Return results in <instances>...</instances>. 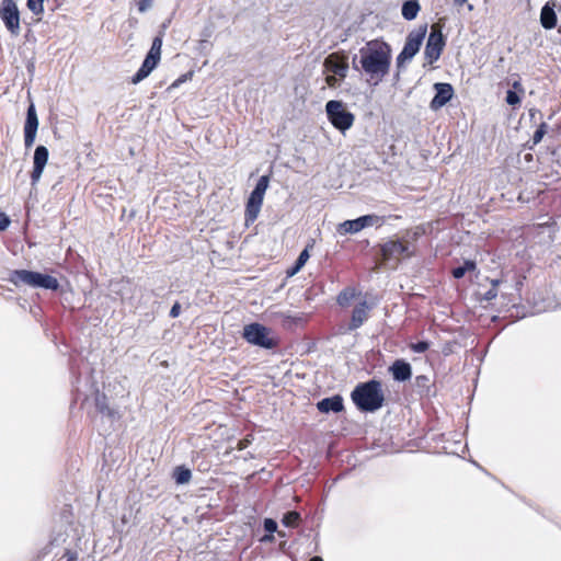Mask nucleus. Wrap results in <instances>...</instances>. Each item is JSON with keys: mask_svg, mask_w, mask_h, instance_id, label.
<instances>
[{"mask_svg": "<svg viewBox=\"0 0 561 561\" xmlns=\"http://www.w3.org/2000/svg\"><path fill=\"white\" fill-rule=\"evenodd\" d=\"M391 53V46L381 38L371 39L359 49L360 69L371 84H379L389 75Z\"/></svg>", "mask_w": 561, "mask_h": 561, "instance_id": "f257e3e1", "label": "nucleus"}, {"mask_svg": "<svg viewBox=\"0 0 561 561\" xmlns=\"http://www.w3.org/2000/svg\"><path fill=\"white\" fill-rule=\"evenodd\" d=\"M352 399L363 411L378 410L383 402L380 382L373 380L357 386L352 392Z\"/></svg>", "mask_w": 561, "mask_h": 561, "instance_id": "f03ea898", "label": "nucleus"}, {"mask_svg": "<svg viewBox=\"0 0 561 561\" xmlns=\"http://www.w3.org/2000/svg\"><path fill=\"white\" fill-rule=\"evenodd\" d=\"M415 254V247L405 239H390L380 245L381 261L399 263L401 260L410 259Z\"/></svg>", "mask_w": 561, "mask_h": 561, "instance_id": "7ed1b4c3", "label": "nucleus"}, {"mask_svg": "<svg viewBox=\"0 0 561 561\" xmlns=\"http://www.w3.org/2000/svg\"><path fill=\"white\" fill-rule=\"evenodd\" d=\"M270 183V176L268 175H262L254 190L251 192L248 202L245 204V210H244V220L245 226L249 227L251 224H253L261 211V207L263 204L265 192L268 187Z\"/></svg>", "mask_w": 561, "mask_h": 561, "instance_id": "20e7f679", "label": "nucleus"}, {"mask_svg": "<svg viewBox=\"0 0 561 561\" xmlns=\"http://www.w3.org/2000/svg\"><path fill=\"white\" fill-rule=\"evenodd\" d=\"M243 337L249 343L263 348H274L277 346V339L274 332L257 322L247 324L243 328Z\"/></svg>", "mask_w": 561, "mask_h": 561, "instance_id": "39448f33", "label": "nucleus"}, {"mask_svg": "<svg viewBox=\"0 0 561 561\" xmlns=\"http://www.w3.org/2000/svg\"><path fill=\"white\" fill-rule=\"evenodd\" d=\"M328 119L339 130L345 131L354 124V115L348 112L342 101L331 100L325 105Z\"/></svg>", "mask_w": 561, "mask_h": 561, "instance_id": "423d86ee", "label": "nucleus"}, {"mask_svg": "<svg viewBox=\"0 0 561 561\" xmlns=\"http://www.w3.org/2000/svg\"><path fill=\"white\" fill-rule=\"evenodd\" d=\"M445 37L438 24H433L427 38L424 55L430 65L439 59L445 47Z\"/></svg>", "mask_w": 561, "mask_h": 561, "instance_id": "0eeeda50", "label": "nucleus"}, {"mask_svg": "<svg viewBox=\"0 0 561 561\" xmlns=\"http://www.w3.org/2000/svg\"><path fill=\"white\" fill-rule=\"evenodd\" d=\"M0 18L11 35L18 36L20 34V11L14 0H2Z\"/></svg>", "mask_w": 561, "mask_h": 561, "instance_id": "6e6552de", "label": "nucleus"}, {"mask_svg": "<svg viewBox=\"0 0 561 561\" xmlns=\"http://www.w3.org/2000/svg\"><path fill=\"white\" fill-rule=\"evenodd\" d=\"M324 68L327 71L334 73L341 80L346 78L348 70L347 56L344 51H335L324 59Z\"/></svg>", "mask_w": 561, "mask_h": 561, "instance_id": "1a4fd4ad", "label": "nucleus"}, {"mask_svg": "<svg viewBox=\"0 0 561 561\" xmlns=\"http://www.w3.org/2000/svg\"><path fill=\"white\" fill-rule=\"evenodd\" d=\"M37 129H38V117H37L34 104L31 103V105L27 108L26 119L24 123L25 148H31L34 145Z\"/></svg>", "mask_w": 561, "mask_h": 561, "instance_id": "9d476101", "label": "nucleus"}, {"mask_svg": "<svg viewBox=\"0 0 561 561\" xmlns=\"http://www.w3.org/2000/svg\"><path fill=\"white\" fill-rule=\"evenodd\" d=\"M373 308L374 304H369L366 299L357 302L352 310L348 329L356 330L360 328L368 320Z\"/></svg>", "mask_w": 561, "mask_h": 561, "instance_id": "9b49d317", "label": "nucleus"}, {"mask_svg": "<svg viewBox=\"0 0 561 561\" xmlns=\"http://www.w3.org/2000/svg\"><path fill=\"white\" fill-rule=\"evenodd\" d=\"M48 157L49 152L45 146L36 147L33 158V170L31 172V181L33 185L39 181L45 165L47 164Z\"/></svg>", "mask_w": 561, "mask_h": 561, "instance_id": "f8f14e48", "label": "nucleus"}, {"mask_svg": "<svg viewBox=\"0 0 561 561\" xmlns=\"http://www.w3.org/2000/svg\"><path fill=\"white\" fill-rule=\"evenodd\" d=\"M434 88L436 90V94L432 99L430 107L433 111H437L451 100L454 95V89L450 83H435Z\"/></svg>", "mask_w": 561, "mask_h": 561, "instance_id": "ddd939ff", "label": "nucleus"}, {"mask_svg": "<svg viewBox=\"0 0 561 561\" xmlns=\"http://www.w3.org/2000/svg\"><path fill=\"white\" fill-rule=\"evenodd\" d=\"M426 34V26H421L417 31L411 32L405 41V44L403 46V55H409L411 58H413L416 53L420 50V47L422 45V42Z\"/></svg>", "mask_w": 561, "mask_h": 561, "instance_id": "4468645a", "label": "nucleus"}, {"mask_svg": "<svg viewBox=\"0 0 561 561\" xmlns=\"http://www.w3.org/2000/svg\"><path fill=\"white\" fill-rule=\"evenodd\" d=\"M158 60L147 55L138 71L131 77L130 82L133 84H137L144 79H146L151 73V71L158 66Z\"/></svg>", "mask_w": 561, "mask_h": 561, "instance_id": "2eb2a0df", "label": "nucleus"}, {"mask_svg": "<svg viewBox=\"0 0 561 561\" xmlns=\"http://www.w3.org/2000/svg\"><path fill=\"white\" fill-rule=\"evenodd\" d=\"M553 8L554 3L548 1L541 9L540 23L546 30H552L557 25V14Z\"/></svg>", "mask_w": 561, "mask_h": 561, "instance_id": "dca6fc26", "label": "nucleus"}, {"mask_svg": "<svg viewBox=\"0 0 561 561\" xmlns=\"http://www.w3.org/2000/svg\"><path fill=\"white\" fill-rule=\"evenodd\" d=\"M32 287L57 290L59 288V283H58V279L54 276L44 275L38 272H34Z\"/></svg>", "mask_w": 561, "mask_h": 561, "instance_id": "f3484780", "label": "nucleus"}, {"mask_svg": "<svg viewBox=\"0 0 561 561\" xmlns=\"http://www.w3.org/2000/svg\"><path fill=\"white\" fill-rule=\"evenodd\" d=\"M33 271L27 270H14L10 273L8 280L15 286L20 285H28L32 287L33 285Z\"/></svg>", "mask_w": 561, "mask_h": 561, "instance_id": "a211bd4d", "label": "nucleus"}, {"mask_svg": "<svg viewBox=\"0 0 561 561\" xmlns=\"http://www.w3.org/2000/svg\"><path fill=\"white\" fill-rule=\"evenodd\" d=\"M319 411L323 413L328 412H340L343 409V400L340 396H334L332 398H327L318 402L317 404Z\"/></svg>", "mask_w": 561, "mask_h": 561, "instance_id": "6ab92c4d", "label": "nucleus"}, {"mask_svg": "<svg viewBox=\"0 0 561 561\" xmlns=\"http://www.w3.org/2000/svg\"><path fill=\"white\" fill-rule=\"evenodd\" d=\"M313 244H314V241L311 240L307 247L300 252L298 259L296 260L295 264L293 267H290L288 271H287V274L289 276H293L295 275L296 273H298L302 267L304 265L307 263V261L309 260L310 257V253H309V250L313 248Z\"/></svg>", "mask_w": 561, "mask_h": 561, "instance_id": "aec40b11", "label": "nucleus"}, {"mask_svg": "<svg viewBox=\"0 0 561 561\" xmlns=\"http://www.w3.org/2000/svg\"><path fill=\"white\" fill-rule=\"evenodd\" d=\"M362 295L355 287L344 288L336 297V301L341 307L350 306L353 299H356Z\"/></svg>", "mask_w": 561, "mask_h": 561, "instance_id": "412c9836", "label": "nucleus"}, {"mask_svg": "<svg viewBox=\"0 0 561 561\" xmlns=\"http://www.w3.org/2000/svg\"><path fill=\"white\" fill-rule=\"evenodd\" d=\"M394 379L397 380H407L411 376L410 365L403 362H396L391 367Z\"/></svg>", "mask_w": 561, "mask_h": 561, "instance_id": "4be33fe9", "label": "nucleus"}, {"mask_svg": "<svg viewBox=\"0 0 561 561\" xmlns=\"http://www.w3.org/2000/svg\"><path fill=\"white\" fill-rule=\"evenodd\" d=\"M421 7L417 0H408L403 3L401 13L402 16L408 20H414L420 11Z\"/></svg>", "mask_w": 561, "mask_h": 561, "instance_id": "5701e85b", "label": "nucleus"}, {"mask_svg": "<svg viewBox=\"0 0 561 561\" xmlns=\"http://www.w3.org/2000/svg\"><path fill=\"white\" fill-rule=\"evenodd\" d=\"M477 268V264L474 261L466 260L462 266H458L451 270V275L460 279L465 276L467 272H473Z\"/></svg>", "mask_w": 561, "mask_h": 561, "instance_id": "b1692460", "label": "nucleus"}, {"mask_svg": "<svg viewBox=\"0 0 561 561\" xmlns=\"http://www.w3.org/2000/svg\"><path fill=\"white\" fill-rule=\"evenodd\" d=\"M359 231L360 228L357 218L354 220H345L337 226V232L340 234L356 233Z\"/></svg>", "mask_w": 561, "mask_h": 561, "instance_id": "393cba45", "label": "nucleus"}, {"mask_svg": "<svg viewBox=\"0 0 561 561\" xmlns=\"http://www.w3.org/2000/svg\"><path fill=\"white\" fill-rule=\"evenodd\" d=\"M357 220H358L360 230H363L366 227L381 226L383 224V220L379 216L374 215V214L358 217Z\"/></svg>", "mask_w": 561, "mask_h": 561, "instance_id": "a878e982", "label": "nucleus"}, {"mask_svg": "<svg viewBox=\"0 0 561 561\" xmlns=\"http://www.w3.org/2000/svg\"><path fill=\"white\" fill-rule=\"evenodd\" d=\"M161 49H162V35H158L153 38L151 47L147 55L150 57H153L156 60H158L160 62Z\"/></svg>", "mask_w": 561, "mask_h": 561, "instance_id": "bb28decb", "label": "nucleus"}, {"mask_svg": "<svg viewBox=\"0 0 561 561\" xmlns=\"http://www.w3.org/2000/svg\"><path fill=\"white\" fill-rule=\"evenodd\" d=\"M173 477L178 484L188 483L192 477L191 470L184 467H178L174 470Z\"/></svg>", "mask_w": 561, "mask_h": 561, "instance_id": "cd10ccee", "label": "nucleus"}, {"mask_svg": "<svg viewBox=\"0 0 561 561\" xmlns=\"http://www.w3.org/2000/svg\"><path fill=\"white\" fill-rule=\"evenodd\" d=\"M26 5L35 15H41L44 12V0H27Z\"/></svg>", "mask_w": 561, "mask_h": 561, "instance_id": "c85d7f7f", "label": "nucleus"}, {"mask_svg": "<svg viewBox=\"0 0 561 561\" xmlns=\"http://www.w3.org/2000/svg\"><path fill=\"white\" fill-rule=\"evenodd\" d=\"M300 516L297 512H288L283 518V524L287 527H295L298 525Z\"/></svg>", "mask_w": 561, "mask_h": 561, "instance_id": "c756f323", "label": "nucleus"}, {"mask_svg": "<svg viewBox=\"0 0 561 561\" xmlns=\"http://www.w3.org/2000/svg\"><path fill=\"white\" fill-rule=\"evenodd\" d=\"M547 128H548V126H547L546 123H541L538 126V128L536 129V131L533 135V144L534 145H537V144H539L542 140L543 136L547 133Z\"/></svg>", "mask_w": 561, "mask_h": 561, "instance_id": "7c9ffc66", "label": "nucleus"}, {"mask_svg": "<svg viewBox=\"0 0 561 561\" xmlns=\"http://www.w3.org/2000/svg\"><path fill=\"white\" fill-rule=\"evenodd\" d=\"M104 390H105V393H104V398L102 400L100 399H96V405L98 408L100 409V411L104 412V411H108L110 412V408H108V404L105 402L106 400V397L110 396L111 398L114 397V394L112 393V391L110 389H107L106 387H104Z\"/></svg>", "mask_w": 561, "mask_h": 561, "instance_id": "2f4dec72", "label": "nucleus"}, {"mask_svg": "<svg viewBox=\"0 0 561 561\" xmlns=\"http://www.w3.org/2000/svg\"><path fill=\"white\" fill-rule=\"evenodd\" d=\"M193 75L194 72L193 71H188L182 76H180L175 81H173V83L170 85V89H174V88H178L180 87V84H182L183 82L187 81V80H191L193 78Z\"/></svg>", "mask_w": 561, "mask_h": 561, "instance_id": "473e14b6", "label": "nucleus"}, {"mask_svg": "<svg viewBox=\"0 0 561 561\" xmlns=\"http://www.w3.org/2000/svg\"><path fill=\"white\" fill-rule=\"evenodd\" d=\"M506 103L510 104V105H517L520 103V98L518 96V94L512 90H508L507 93H506Z\"/></svg>", "mask_w": 561, "mask_h": 561, "instance_id": "72a5a7b5", "label": "nucleus"}, {"mask_svg": "<svg viewBox=\"0 0 561 561\" xmlns=\"http://www.w3.org/2000/svg\"><path fill=\"white\" fill-rule=\"evenodd\" d=\"M264 528L266 531L272 534L277 530V523L274 519L266 518L264 520Z\"/></svg>", "mask_w": 561, "mask_h": 561, "instance_id": "f704fd0d", "label": "nucleus"}, {"mask_svg": "<svg viewBox=\"0 0 561 561\" xmlns=\"http://www.w3.org/2000/svg\"><path fill=\"white\" fill-rule=\"evenodd\" d=\"M10 222V218L3 211H0V231H4Z\"/></svg>", "mask_w": 561, "mask_h": 561, "instance_id": "c9c22d12", "label": "nucleus"}, {"mask_svg": "<svg viewBox=\"0 0 561 561\" xmlns=\"http://www.w3.org/2000/svg\"><path fill=\"white\" fill-rule=\"evenodd\" d=\"M152 4V0H139L137 2V8H138V11L139 12H145L147 11Z\"/></svg>", "mask_w": 561, "mask_h": 561, "instance_id": "e433bc0d", "label": "nucleus"}, {"mask_svg": "<svg viewBox=\"0 0 561 561\" xmlns=\"http://www.w3.org/2000/svg\"><path fill=\"white\" fill-rule=\"evenodd\" d=\"M325 82L330 88H335L339 83L337 76H335L334 73L327 76Z\"/></svg>", "mask_w": 561, "mask_h": 561, "instance_id": "4c0bfd02", "label": "nucleus"}, {"mask_svg": "<svg viewBox=\"0 0 561 561\" xmlns=\"http://www.w3.org/2000/svg\"><path fill=\"white\" fill-rule=\"evenodd\" d=\"M412 59L409 55H403V50L397 57V67L401 68L407 60Z\"/></svg>", "mask_w": 561, "mask_h": 561, "instance_id": "58836bf2", "label": "nucleus"}, {"mask_svg": "<svg viewBox=\"0 0 561 561\" xmlns=\"http://www.w3.org/2000/svg\"><path fill=\"white\" fill-rule=\"evenodd\" d=\"M180 313H181V305H180V302H179V301H176V302L172 306V308H171V310H170V317H171V318H178V317L180 316Z\"/></svg>", "mask_w": 561, "mask_h": 561, "instance_id": "ea45409f", "label": "nucleus"}, {"mask_svg": "<svg viewBox=\"0 0 561 561\" xmlns=\"http://www.w3.org/2000/svg\"><path fill=\"white\" fill-rule=\"evenodd\" d=\"M413 351H426L428 345L426 342H419L417 344L411 345Z\"/></svg>", "mask_w": 561, "mask_h": 561, "instance_id": "a19ab883", "label": "nucleus"}, {"mask_svg": "<svg viewBox=\"0 0 561 561\" xmlns=\"http://www.w3.org/2000/svg\"><path fill=\"white\" fill-rule=\"evenodd\" d=\"M248 445H249V440L248 439L241 440L239 443V449H244V448L248 447Z\"/></svg>", "mask_w": 561, "mask_h": 561, "instance_id": "79ce46f5", "label": "nucleus"}, {"mask_svg": "<svg viewBox=\"0 0 561 561\" xmlns=\"http://www.w3.org/2000/svg\"><path fill=\"white\" fill-rule=\"evenodd\" d=\"M118 387H119V391H117V392L115 393V396H116V397H117V396H119V394H123V392H124V388H123V386L118 385Z\"/></svg>", "mask_w": 561, "mask_h": 561, "instance_id": "37998d69", "label": "nucleus"}, {"mask_svg": "<svg viewBox=\"0 0 561 561\" xmlns=\"http://www.w3.org/2000/svg\"><path fill=\"white\" fill-rule=\"evenodd\" d=\"M456 4L462 5L467 0H454Z\"/></svg>", "mask_w": 561, "mask_h": 561, "instance_id": "c03bdc74", "label": "nucleus"}, {"mask_svg": "<svg viewBox=\"0 0 561 561\" xmlns=\"http://www.w3.org/2000/svg\"><path fill=\"white\" fill-rule=\"evenodd\" d=\"M419 236H420V234H419V232H416V231H415V232H413L412 240H413V241H416V240H417V238H419Z\"/></svg>", "mask_w": 561, "mask_h": 561, "instance_id": "a18cd8bd", "label": "nucleus"}, {"mask_svg": "<svg viewBox=\"0 0 561 561\" xmlns=\"http://www.w3.org/2000/svg\"><path fill=\"white\" fill-rule=\"evenodd\" d=\"M310 561H323L320 557H313L310 559Z\"/></svg>", "mask_w": 561, "mask_h": 561, "instance_id": "49530a36", "label": "nucleus"}, {"mask_svg": "<svg viewBox=\"0 0 561 561\" xmlns=\"http://www.w3.org/2000/svg\"><path fill=\"white\" fill-rule=\"evenodd\" d=\"M355 61H356V57L353 58V66L355 69H358L357 66L355 65Z\"/></svg>", "mask_w": 561, "mask_h": 561, "instance_id": "de8ad7c7", "label": "nucleus"}, {"mask_svg": "<svg viewBox=\"0 0 561 561\" xmlns=\"http://www.w3.org/2000/svg\"><path fill=\"white\" fill-rule=\"evenodd\" d=\"M272 538H273L272 536H265L264 540H272Z\"/></svg>", "mask_w": 561, "mask_h": 561, "instance_id": "09e8293b", "label": "nucleus"}, {"mask_svg": "<svg viewBox=\"0 0 561 561\" xmlns=\"http://www.w3.org/2000/svg\"><path fill=\"white\" fill-rule=\"evenodd\" d=\"M519 85H520V84H519L518 82H515V83H514V87H515V88H517V87H519Z\"/></svg>", "mask_w": 561, "mask_h": 561, "instance_id": "8fccbe9b", "label": "nucleus"}]
</instances>
